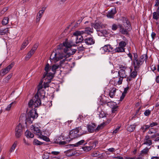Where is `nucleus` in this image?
I'll return each mask as SVG.
<instances>
[{
	"label": "nucleus",
	"mask_w": 159,
	"mask_h": 159,
	"mask_svg": "<svg viewBox=\"0 0 159 159\" xmlns=\"http://www.w3.org/2000/svg\"><path fill=\"white\" fill-rule=\"evenodd\" d=\"M42 83H40L38 86V91L37 94L28 103L29 107L33 108L40 106L41 104V99L45 98V92L43 89Z\"/></svg>",
	"instance_id": "obj_1"
},
{
	"label": "nucleus",
	"mask_w": 159,
	"mask_h": 159,
	"mask_svg": "<svg viewBox=\"0 0 159 159\" xmlns=\"http://www.w3.org/2000/svg\"><path fill=\"white\" fill-rule=\"evenodd\" d=\"M66 58L63 49L59 48L55 50V52H52L50 57V59L55 62L61 59L64 61Z\"/></svg>",
	"instance_id": "obj_2"
},
{
	"label": "nucleus",
	"mask_w": 159,
	"mask_h": 159,
	"mask_svg": "<svg viewBox=\"0 0 159 159\" xmlns=\"http://www.w3.org/2000/svg\"><path fill=\"white\" fill-rule=\"evenodd\" d=\"M134 59L133 64L134 70H138L142 65L145 60L147 59V56L146 55L141 56L138 58L137 54L136 53H134Z\"/></svg>",
	"instance_id": "obj_3"
},
{
	"label": "nucleus",
	"mask_w": 159,
	"mask_h": 159,
	"mask_svg": "<svg viewBox=\"0 0 159 159\" xmlns=\"http://www.w3.org/2000/svg\"><path fill=\"white\" fill-rule=\"evenodd\" d=\"M74 45L71 43L69 42H65L63 43L62 49L66 55L67 58L70 55L74 54L76 52V50L71 48L72 46Z\"/></svg>",
	"instance_id": "obj_4"
},
{
	"label": "nucleus",
	"mask_w": 159,
	"mask_h": 159,
	"mask_svg": "<svg viewBox=\"0 0 159 159\" xmlns=\"http://www.w3.org/2000/svg\"><path fill=\"white\" fill-rule=\"evenodd\" d=\"M93 32V29L89 27L85 28L84 30L82 31L77 30L73 33L74 36H76V39H78L79 37L81 35H84V34H89L90 33H92Z\"/></svg>",
	"instance_id": "obj_5"
},
{
	"label": "nucleus",
	"mask_w": 159,
	"mask_h": 159,
	"mask_svg": "<svg viewBox=\"0 0 159 159\" xmlns=\"http://www.w3.org/2000/svg\"><path fill=\"white\" fill-rule=\"evenodd\" d=\"M127 75L124 69H120L118 72V77H116V80L118 85L122 84L123 79L126 78Z\"/></svg>",
	"instance_id": "obj_6"
},
{
	"label": "nucleus",
	"mask_w": 159,
	"mask_h": 159,
	"mask_svg": "<svg viewBox=\"0 0 159 159\" xmlns=\"http://www.w3.org/2000/svg\"><path fill=\"white\" fill-rule=\"evenodd\" d=\"M47 76L45 78L44 81V85L45 88L48 87L49 84L51 80L53 77V74H47Z\"/></svg>",
	"instance_id": "obj_7"
},
{
	"label": "nucleus",
	"mask_w": 159,
	"mask_h": 159,
	"mask_svg": "<svg viewBox=\"0 0 159 159\" xmlns=\"http://www.w3.org/2000/svg\"><path fill=\"white\" fill-rule=\"evenodd\" d=\"M22 130V125L21 124L19 123L16 126L15 129V135L16 138H19L21 136Z\"/></svg>",
	"instance_id": "obj_8"
},
{
	"label": "nucleus",
	"mask_w": 159,
	"mask_h": 159,
	"mask_svg": "<svg viewBox=\"0 0 159 159\" xmlns=\"http://www.w3.org/2000/svg\"><path fill=\"white\" fill-rule=\"evenodd\" d=\"M113 48L110 45H105L104 47L100 48L102 53H104L106 52H112L113 51Z\"/></svg>",
	"instance_id": "obj_9"
},
{
	"label": "nucleus",
	"mask_w": 159,
	"mask_h": 159,
	"mask_svg": "<svg viewBox=\"0 0 159 159\" xmlns=\"http://www.w3.org/2000/svg\"><path fill=\"white\" fill-rule=\"evenodd\" d=\"M91 25L92 27L94 28L98 31H100L101 29L105 27L104 25L100 22H97L95 23H92Z\"/></svg>",
	"instance_id": "obj_10"
},
{
	"label": "nucleus",
	"mask_w": 159,
	"mask_h": 159,
	"mask_svg": "<svg viewBox=\"0 0 159 159\" xmlns=\"http://www.w3.org/2000/svg\"><path fill=\"white\" fill-rule=\"evenodd\" d=\"M31 130L33 132V133L39 136L41 135V133L40 129L37 126L35 125H32L30 127Z\"/></svg>",
	"instance_id": "obj_11"
},
{
	"label": "nucleus",
	"mask_w": 159,
	"mask_h": 159,
	"mask_svg": "<svg viewBox=\"0 0 159 159\" xmlns=\"http://www.w3.org/2000/svg\"><path fill=\"white\" fill-rule=\"evenodd\" d=\"M76 130L78 132L79 137L87 133L88 132L86 130V128L84 127L80 126L76 128Z\"/></svg>",
	"instance_id": "obj_12"
},
{
	"label": "nucleus",
	"mask_w": 159,
	"mask_h": 159,
	"mask_svg": "<svg viewBox=\"0 0 159 159\" xmlns=\"http://www.w3.org/2000/svg\"><path fill=\"white\" fill-rule=\"evenodd\" d=\"M123 25L125 28H131V26L129 20L126 17H122L121 19Z\"/></svg>",
	"instance_id": "obj_13"
},
{
	"label": "nucleus",
	"mask_w": 159,
	"mask_h": 159,
	"mask_svg": "<svg viewBox=\"0 0 159 159\" xmlns=\"http://www.w3.org/2000/svg\"><path fill=\"white\" fill-rule=\"evenodd\" d=\"M118 26L120 28V32L124 34H128V31H130L131 29V28H124L123 25L120 24H119L118 25Z\"/></svg>",
	"instance_id": "obj_14"
},
{
	"label": "nucleus",
	"mask_w": 159,
	"mask_h": 159,
	"mask_svg": "<svg viewBox=\"0 0 159 159\" xmlns=\"http://www.w3.org/2000/svg\"><path fill=\"white\" fill-rule=\"evenodd\" d=\"M14 64V63L13 62H12L6 68L2 69V73L3 74V75L7 74L13 66Z\"/></svg>",
	"instance_id": "obj_15"
},
{
	"label": "nucleus",
	"mask_w": 159,
	"mask_h": 159,
	"mask_svg": "<svg viewBox=\"0 0 159 159\" xmlns=\"http://www.w3.org/2000/svg\"><path fill=\"white\" fill-rule=\"evenodd\" d=\"M28 116L31 118L33 119H34L38 117V114L33 109L29 112Z\"/></svg>",
	"instance_id": "obj_16"
},
{
	"label": "nucleus",
	"mask_w": 159,
	"mask_h": 159,
	"mask_svg": "<svg viewBox=\"0 0 159 159\" xmlns=\"http://www.w3.org/2000/svg\"><path fill=\"white\" fill-rule=\"evenodd\" d=\"M31 38L30 37H28L27 39H25L24 40L20 48V50H22L24 49L28 44Z\"/></svg>",
	"instance_id": "obj_17"
},
{
	"label": "nucleus",
	"mask_w": 159,
	"mask_h": 159,
	"mask_svg": "<svg viewBox=\"0 0 159 159\" xmlns=\"http://www.w3.org/2000/svg\"><path fill=\"white\" fill-rule=\"evenodd\" d=\"M80 137L78 135V132L75 129L73 130V131L70 132L69 137L71 139L76 138Z\"/></svg>",
	"instance_id": "obj_18"
},
{
	"label": "nucleus",
	"mask_w": 159,
	"mask_h": 159,
	"mask_svg": "<svg viewBox=\"0 0 159 159\" xmlns=\"http://www.w3.org/2000/svg\"><path fill=\"white\" fill-rule=\"evenodd\" d=\"M51 68L50 67L48 63H47L45 66V73H46L43 75V77L42 79V80L43 81L44 80V78L47 76V74H52L51 73H49V71L50 70Z\"/></svg>",
	"instance_id": "obj_19"
},
{
	"label": "nucleus",
	"mask_w": 159,
	"mask_h": 159,
	"mask_svg": "<svg viewBox=\"0 0 159 159\" xmlns=\"http://www.w3.org/2000/svg\"><path fill=\"white\" fill-rule=\"evenodd\" d=\"M84 41L86 44L88 45L93 44L95 43L94 40L91 37L87 38L84 39Z\"/></svg>",
	"instance_id": "obj_20"
},
{
	"label": "nucleus",
	"mask_w": 159,
	"mask_h": 159,
	"mask_svg": "<svg viewBox=\"0 0 159 159\" xmlns=\"http://www.w3.org/2000/svg\"><path fill=\"white\" fill-rule=\"evenodd\" d=\"M96 125L94 124H89L87 126V129L88 131L90 133H93L95 131V128Z\"/></svg>",
	"instance_id": "obj_21"
},
{
	"label": "nucleus",
	"mask_w": 159,
	"mask_h": 159,
	"mask_svg": "<svg viewBox=\"0 0 159 159\" xmlns=\"http://www.w3.org/2000/svg\"><path fill=\"white\" fill-rule=\"evenodd\" d=\"M118 90L115 88H112L110 90L109 93V96L111 98H114L115 97L116 93Z\"/></svg>",
	"instance_id": "obj_22"
},
{
	"label": "nucleus",
	"mask_w": 159,
	"mask_h": 159,
	"mask_svg": "<svg viewBox=\"0 0 159 159\" xmlns=\"http://www.w3.org/2000/svg\"><path fill=\"white\" fill-rule=\"evenodd\" d=\"M152 141L150 139L149 136H146L144 139L143 144L149 146L152 145Z\"/></svg>",
	"instance_id": "obj_23"
},
{
	"label": "nucleus",
	"mask_w": 159,
	"mask_h": 159,
	"mask_svg": "<svg viewBox=\"0 0 159 159\" xmlns=\"http://www.w3.org/2000/svg\"><path fill=\"white\" fill-rule=\"evenodd\" d=\"M116 10L115 8L113 9L111 11L108 12L107 15V16L109 18H113L115 14L116 13Z\"/></svg>",
	"instance_id": "obj_24"
},
{
	"label": "nucleus",
	"mask_w": 159,
	"mask_h": 159,
	"mask_svg": "<svg viewBox=\"0 0 159 159\" xmlns=\"http://www.w3.org/2000/svg\"><path fill=\"white\" fill-rule=\"evenodd\" d=\"M87 143V142L85 143V141L84 140H82L75 144H71L70 145L73 148L74 147H77L79 146L80 145H82L83 144H86Z\"/></svg>",
	"instance_id": "obj_25"
},
{
	"label": "nucleus",
	"mask_w": 159,
	"mask_h": 159,
	"mask_svg": "<svg viewBox=\"0 0 159 159\" xmlns=\"http://www.w3.org/2000/svg\"><path fill=\"white\" fill-rule=\"evenodd\" d=\"M106 125L105 122H103L102 123L98 125L97 127L95 129V132H98L99 130L102 129Z\"/></svg>",
	"instance_id": "obj_26"
},
{
	"label": "nucleus",
	"mask_w": 159,
	"mask_h": 159,
	"mask_svg": "<svg viewBox=\"0 0 159 159\" xmlns=\"http://www.w3.org/2000/svg\"><path fill=\"white\" fill-rule=\"evenodd\" d=\"M25 135L27 138H32L34 137V134L28 130L25 131Z\"/></svg>",
	"instance_id": "obj_27"
},
{
	"label": "nucleus",
	"mask_w": 159,
	"mask_h": 159,
	"mask_svg": "<svg viewBox=\"0 0 159 159\" xmlns=\"http://www.w3.org/2000/svg\"><path fill=\"white\" fill-rule=\"evenodd\" d=\"M39 137L46 142H49L50 141L49 139L46 135L42 134H41V135H39Z\"/></svg>",
	"instance_id": "obj_28"
},
{
	"label": "nucleus",
	"mask_w": 159,
	"mask_h": 159,
	"mask_svg": "<svg viewBox=\"0 0 159 159\" xmlns=\"http://www.w3.org/2000/svg\"><path fill=\"white\" fill-rule=\"evenodd\" d=\"M98 142L97 141H92L90 142L89 143V146H90L92 149L96 147V144H98Z\"/></svg>",
	"instance_id": "obj_29"
},
{
	"label": "nucleus",
	"mask_w": 159,
	"mask_h": 159,
	"mask_svg": "<svg viewBox=\"0 0 159 159\" xmlns=\"http://www.w3.org/2000/svg\"><path fill=\"white\" fill-rule=\"evenodd\" d=\"M136 127V125L134 124L131 125L127 127V130L128 131L131 132L133 131L134 129Z\"/></svg>",
	"instance_id": "obj_30"
},
{
	"label": "nucleus",
	"mask_w": 159,
	"mask_h": 159,
	"mask_svg": "<svg viewBox=\"0 0 159 159\" xmlns=\"http://www.w3.org/2000/svg\"><path fill=\"white\" fill-rule=\"evenodd\" d=\"M34 53L30 50L25 56V60L27 61L31 57Z\"/></svg>",
	"instance_id": "obj_31"
},
{
	"label": "nucleus",
	"mask_w": 159,
	"mask_h": 159,
	"mask_svg": "<svg viewBox=\"0 0 159 159\" xmlns=\"http://www.w3.org/2000/svg\"><path fill=\"white\" fill-rule=\"evenodd\" d=\"M18 144V142L17 141H16L14 142L11 148L10 149V152H13L14 150L15 149L16 146Z\"/></svg>",
	"instance_id": "obj_32"
},
{
	"label": "nucleus",
	"mask_w": 159,
	"mask_h": 159,
	"mask_svg": "<svg viewBox=\"0 0 159 159\" xmlns=\"http://www.w3.org/2000/svg\"><path fill=\"white\" fill-rule=\"evenodd\" d=\"M115 51L116 52H125V48L119 46L116 48L115 49Z\"/></svg>",
	"instance_id": "obj_33"
},
{
	"label": "nucleus",
	"mask_w": 159,
	"mask_h": 159,
	"mask_svg": "<svg viewBox=\"0 0 159 159\" xmlns=\"http://www.w3.org/2000/svg\"><path fill=\"white\" fill-rule=\"evenodd\" d=\"M8 30L7 28L4 29H0V34L1 35H4L8 33Z\"/></svg>",
	"instance_id": "obj_34"
},
{
	"label": "nucleus",
	"mask_w": 159,
	"mask_h": 159,
	"mask_svg": "<svg viewBox=\"0 0 159 159\" xmlns=\"http://www.w3.org/2000/svg\"><path fill=\"white\" fill-rule=\"evenodd\" d=\"M152 18L153 19L157 20L159 19V14L156 12H154L153 13Z\"/></svg>",
	"instance_id": "obj_35"
},
{
	"label": "nucleus",
	"mask_w": 159,
	"mask_h": 159,
	"mask_svg": "<svg viewBox=\"0 0 159 159\" xmlns=\"http://www.w3.org/2000/svg\"><path fill=\"white\" fill-rule=\"evenodd\" d=\"M41 134H42L46 136H49L50 134V131L47 129H44L42 132H41Z\"/></svg>",
	"instance_id": "obj_36"
},
{
	"label": "nucleus",
	"mask_w": 159,
	"mask_h": 159,
	"mask_svg": "<svg viewBox=\"0 0 159 159\" xmlns=\"http://www.w3.org/2000/svg\"><path fill=\"white\" fill-rule=\"evenodd\" d=\"M126 45V43L125 41H121L119 43V46L123 48H124L125 47Z\"/></svg>",
	"instance_id": "obj_37"
},
{
	"label": "nucleus",
	"mask_w": 159,
	"mask_h": 159,
	"mask_svg": "<svg viewBox=\"0 0 159 159\" xmlns=\"http://www.w3.org/2000/svg\"><path fill=\"white\" fill-rule=\"evenodd\" d=\"M8 21L9 18L8 17H4L2 21V24L3 25H6L8 23Z\"/></svg>",
	"instance_id": "obj_38"
},
{
	"label": "nucleus",
	"mask_w": 159,
	"mask_h": 159,
	"mask_svg": "<svg viewBox=\"0 0 159 159\" xmlns=\"http://www.w3.org/2000/svg\"><path fill=\"white\" fill-rule=\"evenodd\" d=\"M33 143L34 145H40L42 144L43 143L37 139H34L33 141Z\"/></svg>",
	"instance_id": "obj_39"
},
{
	"label": "nucleus",
	"mask_w": 159,
	"mask_h": 159,
	"mask_svg": "<svg viewBox=\"0 0 159 159\" xmlns=\"http://www.w3.org/2000/svg\"><path fill=\"white\" fill-rule=\"evenodd\" d=\"M39 46V44L38 43H35L33 46V47L30 50L31 51L34 53L35 51L37 49L38 46Z\"/></svg>",
	"instance_id": "obj_40"
},
{
	"label": "nucleus",
	"mask_w": 159,
	"mask_h": 159,
	"mask_svg": "<svg viewBox=\"0 0 159 159\" xmlns=\"http://www.w3.org/2000/svg\"><path fill=\"white\" fill-rule=\"evenodd\" d=\"M100 154L99 152L98 151H95L94 152L92 153V156L93 157H99Z\"/></svg>",
	"instance_id": "obj_41"
},
{
	"label": "nucleus",
	"mask_w": 159,
	"mask_h": 159,
	"mask_svg": "<svg viewBox=\"0 0 159 159\" xmlns=\"http://www.w3.org/2000/svg\"><path fill=\"white\" fill-rule=\"evenodd\" d=\"M84 151L86 152H88L91 150L92 149L90 146H85L82 148Z\"/></svg>",
	"instance_id": "obj_42"
},
{
	"label": "nucleus",
	"mask_w": 159,
	"mask_h": 159,
	"mask_svg": "<svg viewBox=\"0 0 159 159\" xmlns=\"http://www.w3.org/2000/svg\"><path fill=\"white\" fill-rule=\"evenodd\" d=\"M59 67V65H54L52 66L51 68L53 72H55L56 70Z\"/></svg>",
	"instance_id": "obj_43"
},
{
	"label": "nucleus",
	"mask_w": 159,
	"mask_h": 159,
	"mask_svg": "<svg viewBox=\"0 0 159 159\" xmlns=\"http://www.w3.org/2000/svg\"><path fill=\"white\" fill-rule=\"evenodd\" d=\"M150 127V126L149 125H145L141 127V129L142 130H143V132H145Z\"/></svg>",
	"instance_id": "obj_44"
},
{
	"label": "nucleus",
	"mask_w": 159,
	"mask_h": 159,
	"mask_svg": "<svg viewBox=\"0 0 159 159\" xmlns=\"http://www.w3.org/2000/svg\"><path fill=\"white\" fill-rule=\"evenodd\" d=\"M76 39V43H78L81 42L83 40V36L81 35L80 37H79L78 38V39Z\"/></svg>",
	"instance_id": "obj_45"
},
{
	"label": "nucleus",
	"mask_w": 159,
	"mask_h": 159,
	"mask_svg": "<svg viewBox=\"0 0 159 159\" xmlns=\"http://www.w3.org/2000/svg\"><path fill=\"white\" fill-rule=\"evenodd\" d=\"M15 103V102H12L11 103L7 106V107L5 109L7 111H9L11 108L12 105Z\"/></svg>",
	"instance_id": "obj_46"
},
{
	"label": "nucleus",
	"mask_w": 159,
	"mask_h": 159,
	"mask_svg": "<svg viewBox=\"0 0 159 159\" xmlns=\"http://www.w3.org/2000/svg\"><path fill=\"white\" fill-rule=\"evenodd\" d=\"M12 75V74H9L4 79V81L5 82H7L11 78Z\"/></svg>",
	"instance_id": "obj_47"
},
{
	"label": "nucleus",
	"mask_w": 159,
	"mask_h": 159,
	"mask_svg": "<svg viewBox=\"0 0 159 159\" xmlns=\"http://www.w3.org/2000/svg\"><path fill=\"white\" fill-rule=\"evenodd\" d=\"M137 74V72L136 71H134L131 73L130 76L131 77L134 78L136 77Z\"/></svg>",
	"instance_id": "obj_48"
},
{
	"label": "nucleus",
	"mask_w": 159,
	"mask_h": 159,
	"mask_svg": "<svg viewBox=\"0 0 159 159\" xmlns=\"http://www.w3.org/2000/svg\"><path fill=\"white\" fill-rule=\"evenodd\" d=\"M156 129H154L153 128H151L148 131V133L149 134H152L153 133H156Z\"/></svg>",
	"instance_id": "obj_49"
},
{
	"label": "nucleus",
	"mask_w": 159,
	"mask_h": 159,
	"mask_svg": "<svg viewBox=\"0 0 159 159\" xmlns=\"http://www.w3.org/2000/svg\"><path fill=\"white\" fill-rule=\"evenodd\" d=\"M151 113V111L149 109L146 110L144 112V115L146 116H148Z\"/></svg>",
	"instance_id": "obj_50"
},
{
	"label": "nucleus",
	"mask_w": 159,
	"mask_h": 159,
	"mask_svg": "<svg viewBox=\"0 0 159 159\" xmlns=\"http://www.w3.org/2000/svg\"><path fill=\"white\" fill-rule=\"evenodd\" d=\"M149 149L147 148H146L143 150L141 151V152L142 154H146L147 153Z\"/></svg>",
	"instance_id": "obj_51"
},
{
	"label": "nucleus",
	"mask_w": 159,
	"mask_h": 159,
	"mask_svg": "<svg viewBox=\"0 0 159 159\" xmlns=\"http://www.w3.org/2000/svg\"><path fill=\"white\" fill-rule=\"evenodd\" d=\"M100 118H103L106 116L105 114L104 111H101L99 114Z\"/></svg>",
	"instance_id": "obj_52"
},
{
	"label": "nucleus",
	"mask_w": 159,
	"mask_h": 159,
	"mask_svg": "<svg viewBox=\"0 0 159 159\" xmlns=\"http://www.w3.org/2000/svg\"><path fill=\"white\" fill-rule=\"evenodd\" d=\"M34 119H32V118L31 117H30L28 116L26 119V121L29 122L30 123H32V121Z\"/></svg>",
	"instance_id": "obj_53"
},
{
	"label": "nucleus",
	"mask_w": 159,
	"mask_h": 159,
	"mask_svg": "<svg viewBox=\"0 0 159 159\" xmlns=\"http://www.w3.org/2000/svg\"><path fill=\"white\" fill-rule=\"evenodd\" d=\"M120 128V126H117L116 129L113 131V134H116L119 131Z\"/></svg>",
	"instance_id": "obj_54"
},
{
	"label": "nucleus",
	"mask_w": 159,
	"mask_h": 159,
	"mask_svg": "<svg viewBox=\"0 0 159 159\" xmlns=\"http://www.w3.org/2000/svg\"><path fill=\"white\" fill-rule=\"evenodd\" d=\"M117 28V26L115 24L112 25L111 26V29L112 30H115Z\"/></svg>",
	"instance_id": "obj_55"
},
{
	"label": "nucleus",
	"mask_w": 159,
	"mask_h": 159,
	"mask_svg": "<svg viewBox=\"0 0 159 159\" xmlns=\"http://www.w3.org/2000/svg\"><path fill=\"white\" fill-rule=\"evenodd\" d=\"M158 125V124L157 122H152L151 124H150V125H149V126H150V127H152L154 126H155L156 125Z\"/></svg>",
	"instance_id": "obj_56"
},
{
	"label": "nucleus",
	"mask_w": 159,
	"mask_h": 159,
	"mask_svg": "<svg viewBox=\"0 0 159 159\" xmlns=\"http://www.w3.org/2000/svg\"><path fill=\"white\" fill-rule=\"evenodd\" d=\"M7 7H5L3 9V10L1 11V13L2 14H4L7 10H8Z\"/></svg>",
	"instance_id": "obj_57"
},
{
	"label": "nucleus",
	"mask_w": 159,
	"mask_h": 159,
	"mask_svg": "<svg viewBox=\"0 0 159 159\" xmlns=\"http://www.w3.org/2000/svg\"><path fill=\"white\" fill-rule=\"evenodd\" d=\"M49 157V155L47 154H44L43 156V159H48Z\"/></svg>",
	"instance_id": "obj_58"
},
{
	"label": "nucleus",
	"mask_w": 159,
	"mask_h": 159,
	"mask_svg": "<svg viewBox=\"0 0 159 159\" xmlns=\"http://www.w3.org/2000/svg\"><path fill=\"white\" fill-rule=\"evenodd\" d=\"M129 88L128 86H127V87H126L124 89V91L123 93L125 94H126L127 93V91L129 90Z\"/></svg>",
	"instance_id": "obj_59"
},
{
	"label": "nucleus",
	"mask_w": 159,
	"mask_h": 159,
	"mask_svg": "<svg viewBox=\"0 0 159 159\" xmlns=\"http://www.w3.org/2000/svg\"><path fill=\"white\" fill-rule=\"evenodd\" d=\"M82 117H83V116H81L79 115L77 118V122H80L81 121V119H82Z\"/></svg>",
	"instance_id": "obj_60"
},
{
	"label": "nucleus",
	"mask_w": 159,
	"mask_h": 159,
	"mask_svg": "<svg viewBox=\"0 0 159 159\" xmlns=\"http://www.w3.org/2000/svg\"><path fill=\"white\" fill-rule=\"evenodd\" d=\"M59 153V152L57 151H52L51 152L50 154H52L54 155H57Z\"/></svg>",
	"instance_id": "obj_61"
},
{
	"label": "nucleus",
	"mask_w": 159,
	"mask_h": 159,
	"mask_svg": "<svg viewBox=\"0 0 159 159\" xmlns=\"http://www.w3.org/2000/svg\"><path fill=\"white\" fill-rule=\"evenodd\" d=\"M41 17H39V16L37 15L36 17V23L39 22L40 20Z\"/></svg>",
	"instance_id": "obj_62"
},
{
	"label": "nucleus",
	"mask_w": 159,
	"mask_h": 159,
	"mask_svg": "<svg viewBox=\"0 0 159 159\" xmlns=\"http://www.w3.org/2000/svg\"><path fill=\"white\" fill-rule=\"evenodd\" d=\"M125 94L122 93V95L120 97V100L122 101L124 98L125 97Z\"/></svg>",
	"instance_id": "obj_63"
},
{
	"label": "nucleus",
	"mask_w": 159,
	"mask_h": 159,
	"mask_svg": "<svg viewBox=\"0 0 159 159\" xmlns=\"http://www.w3.org/2000/svg\"><path fill=\"white\" fill-rule=\"evenodd\" d=\"M117 106L113 107H112V112L113 113H114L115 111H116V110H117Z\"/></svg>",
	"instance_id": "obj_64"
}]
</instances>
